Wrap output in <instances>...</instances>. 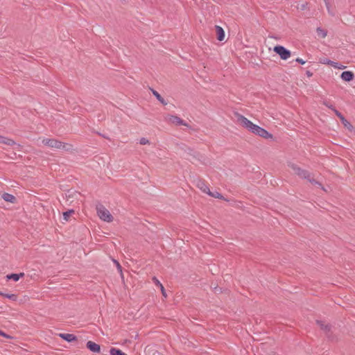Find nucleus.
<instances>
[{"instance_id": "obj_25", "label": "nucleus", "mask_w": 355, "mask_h": 355, "mask_svg": "<svg viewBox=\"0 0 355 355\" xmlns=\"http://www.w3.org/2000/svg\"><path fill=\"white\" fill-rule=\"evenodd\" d=\"M209 196H211L212 197L215 198H222V196L218 193V192H216L214 193H212L209 191V193H208Z\"/></svg>"}, {"instance_id": "obj_9", "label": "nucleus", "mask_w": 355, "mask_h": 355, "mask_svg": "<svg viewBox=\"0 0 355 355\" xmlns=\"http://www.w3.org/2000/svg\"><path fill=\"white\" fill-rule=\"evenodd\" d=\"M87 347L93 352H100L101 347L99 345L92 342V341H88L87 343Z\"/></svg>"}, {"instance_id": "obj_1", "label": "nucleus", "mask_w": 355, "mask_h": 355, "mask_svg": "<svg viewBox=\"0 0 355 355\" xmlns=\"http://www.w3.org/2000/svg\"><path fill=\"white\" fill-rule=\"evenodd\" d=\"M238 121L242 127L263 139H272L273 137L272 135L269 133L266 130L253 123L251 121L242 115L238 116Z\"/></svg>"}, {"instance_id": "obj_22", "label": "nucleus", "mask_w": 355, "mask_h": 355, "mask_svg": "<svg viewBox=\"0 0 355 355\" xmlns=\"http://www.w3.org/2000/svg\"><path fill=\"white\" fill-rule=\"evenodd\" d=\"M3 297H6L8 299H10L13 301H16L17 300V295H15V294H5L3 295Z\"/></svg>"}, {"instance_id": "obj_30", "label": "nucleus", "mask_w": 355, "mask_h": 355, "mask_svg": "<svg viewBox=\"0 0 355 355\" xmlns=\"http://www.w3.org/2000/svg\"><path fill=\"white\" fill-rule=\"evenodd\" d=\"M318 324L320 325L322 329H327L328 328V325L327 324L324 325L322 322H318Z\"/></svg>"}, {"instance_id": "obj_10", "label": "nucleus", "mask_w": 355, "mask_h": 355, "mask_svg": "<svg viewBox=\"0 0 355 355\" xmlns=\"http://www.w3.org/2000/svg\"><path fill=\"white\" fill-rule=\"evenodd\" d=\"M1 198L6 202L15 204L17 203V198L12 194L8 193H3L1 196Z\"/></svg>"}, {"instance_id": "obj_17", "label": "nucleus", "mask_w": 355, "mask_h": 355, "mask_svg": "<svg viewBox=\"0 0 355 355\" xmlns=\"http://www.w3.org/2000/svg\"><path fill=\"white\" fill-rule=\"evenodd\" d=\"M110 352L111 355H127L121 349L114 347L111 348Z\"/></svg>"}, {"instance_id": "obj_26", "label": "nucleus", "mask_w": 355, "mask_h": 355, "mask_svg": "<svg viewBox=\"0 0 355 355\" xmlns=\"http://www.w3.org/2000/svg\"><path fill=\"white\" fill-rule=\"evenodd\" d=\"M332 110L334 111L335 114H336V116H338V117H339V119H340V121L343 120V119H345V117L341 114L340 112H339L338 110H336V109L334 108H332Z\"/></svg>"}, {"instance_id": "obj_14", "label": "nucleus", "mask_w": 355, "mask_h": 355, "mask_svg": "<svg viewBox=\"0 0 355 355\" xmlns=\"http://www.w3.org/2000/svg\"><path fill=\"white\" fill-rule=\"evenodd\" d=\"M24 276V272H21L19 274H10L6 275L7 279H12L15 282H17L20 277H23Z\"/></svg>"}, {"instance_id": "obj_6", "label": "nucleus", "mask_w": 355, "mask_h": 355, "mask_svg": "<svg viewBox=\"0 0 355 355\" xmlns=\"http://www.w3.org/2000/svg\"><path fill=\"white\" fill-rule=\"evenodd\" d=\"M165 121L171 125L187 126V123L184 120L175 115L168 114L166 116Z\"/></svg>"}, {"instance_id": "obj_24", "label": "nucleus", "mask_w": 355, "mask_h": 355, "mask_svg": "<svg viewBox=\"0 0 355 355\" xmlns=\"http://www.w3.org/2000/svg\"><path fill=\"white\" fill-rule=\"evenodd\" d=\"M153 94L156 96V98L160 101L162 102V103H164V99L162 98V97L160 96V94L156 92V91H153Z\"/></svg>"}, {"instance_id": "obj_4", "label": "nucleus", "mask_w": 355, "mask_h": 355, "mask_svg": "<svg viewBox=\"0 0 355 355\" xmlns=\"http://www.w3.org/2000/svg\"><path fill=\"white\" fill-rule=\"evenodd\" d=\"M288 167L292 171L293 173L297 175L299 177L304 179H309L310 178V174L308 171L301 168L297 164L293 163H289Z\"/></svg>"}, {"instance_id": "obj_13", "label": "nucleus", "mask_w": 355, "mask_h": 355, "mask_svg": "<svg viewBox=\"0 0 355 355\" xmlns=\"http://www.w3.org/2000/svg\"><path fill=\"white\" fill-rule=\"evenodd\" d=\"M0 144H5V145H7V146H12L15 143V141L12 139L0 135Z\"/></svg>"}, {"instance_id": "obj_7", "label": "nucleus", "mask_w": 355, "mask_h": 355, "mask_svg": "<svg viewBox=\"0 0 355 355\" xmlns=\"http://www.w3.org/2000/svg\"><path fill=\"white\" fill-rule=\"evenodd\" d=\"M215 33L218 41H223L225 37V34L223 28L220 26H215Z\"/></svg>"}, {"instance_id": "obj_5", "label": "nucleus", "mask_w": 355, "mask_h": 355, "mask_svg": "<svg viewBox=\"0 0 355 355\" xmlns=\"http://www.w3.org/2000/svg\"><path fill=\"white\" fill-rule=\"evenodd\" d=\"M273 51L284 60H288L291 55V51L283 46L277 45L274 47Z\"/></svg>"}, {"instance_id": "obj_27", "label": "nucleus", "mask_w": 355, "mask_h": 355, "mask_svg": "<svg viewBox=\"0 0 355 355\" xmlns=\"http://www.w3.org/2000/svg\"><path fill=\"white\" fill-rule=\"evenodd\" d=\"M114 263H115L119 272L122 275V268L120 263L116 260H114Z\"/></svg>"}, {"instance_id": "obj_18", "label": "nucleus", "mask_w": 355, "mask_h": 355, "mask_svg": "<svg viewBox=\"0 0 355 355\" xmlns=\"http://www.w3.org/2000/svg\"><path fill=\"white\" fill-rule=\"evenodd\" d=\"M341 121H342V123L343 124V125L347 129H348L349 130H352L353 126L352 125V124L349 121H347L345 119H343V120Z\"/></svg>"}, {"instance_id": "obj_20", "label": "nucleus", "mask_w": 355, "mask_h": 355, "mask_svg": "<svg viewBox=\"0 0 355 355\" xmlns=\"http://www.w3.org/2000/svg\"><path fill=\"white\" fill-rule=\"evenodd\" d=\"M331 66H332L335 69H344L346 68V66L334 62V61L332 63H331Z\"/></svg>"}, {"instance_id": "obj_28", "label": "nucleus", "mask_w": 355, "mask_h": 355, "mask_svg": "<svg viewBox=\"0 0 355 355\" xmlns=\"http://www.w3.org/2000/svg\"><path fill=\"white\" fill-rule=\"evenodd\" d=\"M0 336H3V337H5L6 338H10V336H8V334H6V333H4L3 331H2L1 330H0Z\"/></svg>"}, {"instance_id": "obj_32", "label": "nucleus", "mask_w": 355, "mask_h": 355, "mask_svg": "<svg viewBox=\"0 0 355 355\" xmlns=\"http://www.w3.org/2000/svg\"><path fill=\"white\" fill-rule=\"evenodd\" d=\"M3 295H4V293H3L0 292V295L3 296Z\"/></svg>"}, {"instance_id": "obj_19", "label": "nucleus", "mask_w": 355, "mask_h": 355, "mask_svg": "<svg viewBox=\"0 0 355 355\" xmlns=\"http://www.w3.org/2000/svg\"><path fill=\"white\" fill-rule=\"evenodd\" d=\"M73 210H69L68 211L63 213V219L65 221H68L69 219V217L71 216L72 214H73Z\"/></svg>"}, {"instance_id": "obj_3", "label": "nucleus", "mask_w": 355, "mask_h": 355, "mask_svg": "<svg viewBox=\"0 0 355 355\" xmlns=\"http://www.w3.org/2000/svg\"><path fill=\"white\" fill-rule=\"evenodd\" d=\"M97 214L98 217L107 223H110L113 220V216L105 207L101 205L96 207Z\"/></svg>"}, {"instance_id": "obj_8", "label": "nucleus", "mask_w": 355, "mask_h": 355, "mask_svg": "<svg viewBox=\"0 0 355 355\" xmlns=\"http://www.w3.org/2000/svg\"><path fill=\"white\" fill-rule=\"evenodd\" d=\"M340 78L344 81L349 82V81H352L354 79V74L353 72H352L350 71H343L341 73Z\"/></svg>"}, {"instance_id": "obj_31", "label": "nucleus", "mask_w": 355, "mask_h": 355, "mask_svg": "<svg viewBox=\"0 0 355 355\" xmlns=\"http://www.w3.org/2000/svg\"><path fill=\"white\" fill-rule=\"evenodd\" d=\"M306 74L309 77L312 76V73H311L310 71H307Z\"/></svg>"}, {"instance_id": "obj_2", "label": "nucleus", "mask_w": 355, "mask_h": 355, "mask_svg": "<svg viewBox=\"0 0 355 355\" xmlns=\"http://www.w3.org/2000/svg\"><path fill=\"white\" fill-rule=\"evenodd\" d=\"M38 142L44 146L53 149L64 150L66 151L73 150V146L71 144L62 142L53 138L40 137L38 139Z\"/></svg>"}, {"instance_id": "obj_12", "label": "nucleus", "mask_w": 355, "mask_h": 355, "mask_svg": "<svg viewBox=\"0 0 355 355\" xmlns=\"http://www.w3.org/2000/svg\"><path fill=\"white\" fill-rule=\"evenodd\" d=\"M59 336L68 342H73L77 340L76 337L71 334H60Z\"/></svg>"}, {"instance_id": "obj_23", "label": "nucleus", "mask_w": 355, "mask_h": 355, "mask_svg": "<svg viewBox=\"0 0 355 355\" xmlns=\"http://www.w3.org/2000/svg\"><path fill=\"white\" fill-rule=\"evenodd\" d=\"M139 144L141 145H147V144H150V141L148 139H146L145 137H142L139 140Z\"/></svg>"}, {"instance_id": "obj_21", "label": "nucleus", "mask_w": 355, "mask_h": 355, "mask_svg": "<svg viewBox=\"0 0 355 355\" xmlns=\"http://www.w3.org/2000/svg\"><path fill=\"white\" fill-rule=\"evenodd\" d=\"M319 62L321 63V64H328V65H331V63L333 62V61L327 59V58H320V60H319Z\"/></svg>"}, {"instance_id": "obj_29", "label": "nucleus", "mask_w": 355, "mask_h": 355, "mask_svg": "<svg viewBox=\"0 0 355 355\" xmlns=\"http://www.w3.org/2000/svg\"><path fill=\"white\" fill-rule=\"evenodd\" d=\"M296 62L300 63L301 64H304L306 63V62L304 60H303L302 58H297L296 59Z\"/></svg>"}, {"instance_id": "obj_11", "label": "nucleus", "mask_w": 355, "mask_h": 355, "mask_svg": "<svg viewBox=\"0 0 355 355\" xmlns=\"http://www.w3.org/2000/svg\"><path fill=\"white\" fill-rule=\"evenodd\" d=\"M152 280L154 282V284L157 286H158L159 288H160L163 297L165 298L167 297V294L166 293L165 288H164V286L162 285V284L155 277H153Z\"/></svg>"}, {"instance_id": "obj_15", "label": "nucleus", "mask_w": 355, "mask_h": 355, "mask_svg": "<svg viewBox=\"0 0 355 355\" xmlns=\"http://www.w3.org/2000/svg\"><path fill=\"white\" fill-rule=\"evenodd\" d=\"M198 187L204 193L207 194L209 193V188L204 182H199L198 183Z\"/></svg>"}, {"instance_id": "obj_16", "label": "nucleus", "mask_w": 355, "mask_h": 355, "mask_svg": "<svg viewBox=\"0 0 355 355\" xmlns=\"http://www.w3.org/2000/svg\"><path fill=\"white\" fill-rule=\"evenodd\" d=\"M316 33L318 37L325 38L327 35V31L322 28H318L316 29Z\"/></svg>"}]
</instances>
